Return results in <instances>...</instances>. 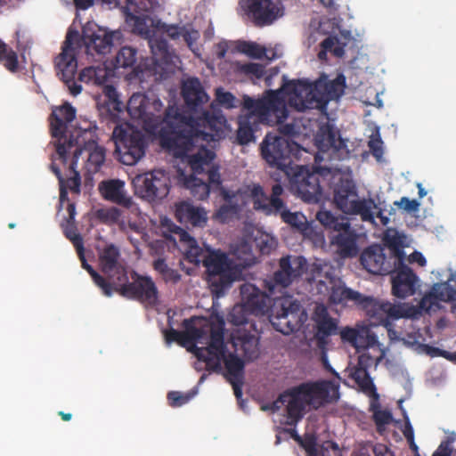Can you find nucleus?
Listing matches in <instances>:
<instances>
[{"instance_id":"nucleus-1","label":"nucleus","mask_w":456,"mask_h":456,"mask_svg":"<svg viewBox=\"0 0 456 456\" xmlns=\"http://www.w3.org/2000/svg\"><path fill=\"white\" fill-rule=\"evenodd\" d=\"M163 103L153 94H134L127 102V111L132 118L141 120L146 126L155 128L162 120ZM171 110L165 111L164 125L159 132L160 146L174 157H183L200 142L209 143L220 137L225 118L205 110L196 119Z\"/></svg>"},{"instance_id":"nucleus-2","label":"nucleus","mask_w":456,"mask_h":456,"mask_svg":"<svg viewBox=\"0 0 456 456\" xmlns=\"http://www.w3.org/2000/svg\"><path fill=\"white\" fill-rule=\"evenodd\" d=\"M112 33L89 23L83 27L81 38L77 30H68L62 51L55 59V68L57 75L69 88L70 94L77 96L82 91V86L75 81L77 61L74 45L82 41L87 53L105 54L112 45Z\"/></svg>"},{"instance_id":"nucleus-3","label":"nucleus","mask_w":456,"mask_h":456,"mask_svg":"<svg viewBox=\"0 0 456 456\" xmlns=\"http://www.w3.org/2000/svg\"><path fill=\"white\" fill-rule=\"evenodd\" d=\"M284 192L281 183L272 186L270 197L267 196L264 188L259 183L244 185L236 191L222 189L221 195L224 200L218 211L217 216L223 221L233 217H239L247 211L249 202L252 201L253 208L264 214L272 212V209H279L281 206L277 196Z\"/></svg>"},{"instance_id":"nucleus-4","label":"nucleus","mask_w":456,"mask_h":456,"mask_svg":"<svg viewBox=\"0 0 456 456\" xmlns=\"http://www.w3.org/2000/svg\"><path fill=\"white\" fill-rule=\"evenodd\" d=\"M345 88L346 77L342 74L333 80L319 79L314 83L297 80L289 81L286 86L290 94L289 104L298 111L322 110L330 101L342 96Z\"/></svg>"},{"instance_id":"nucleus-5","label":"nucleus","mask_w":456,"mask_h":456,"mask_svg":"<svg viewBox=\"0 0 456 456\" xmlns=\"http://www.w3.org/2000/svg\"><path fill=\"white\" fill-rule=\"evenodd\" d=\"M209 343L206 347H195V356L206 363V369L212 371L221 370L222 361L227 371V379H243L244 362L234 354L225 355L224 333L223 322L209 329Z\"/></svg>"},{"instance_id":"nucleus-6","label":"nucleus","mask_w":456,"mask_h":456,"mask_svg":"<svg viewBox=\"0 0 456 456\" xmlns=\"http://www.w3.org/2000/svg\"><path fill=\"white\" fill-rule=\"evenodd\" d=\"M287 85L278 90H265L257 99L244 95L242 109L251 111L263 125L273 126L283 123L289 116L285 94L290 97Z\"/></svg>"},{"instance_id":"nucleus-7","label":"nucleus","mask_w":456,"mask_h":456,"mask_svg":"<svg viewBox=\"0 0 456 456\" xmlns=\"http://www.w3.org/2000/svg\"><path fill=\"white\" fill-rule=\"evenodd\" d=\"M76 118V110L69 103L56 108L49 117L50 130L52 136L55 139L54 146L56 159L67 163V153L73 148L78 147L79 137H82L83 131H76V134H68L67 124Z\"/></svg>"},{"instance_id":"nucleus-8","label":"nucleus","mask_w":456,"mask_h":456,"mask_svg":"<svg viewBox=\"0 0 456 456\" xmlns=\"http://www.w3.org/2000/svg\"><path fill=\"white\" fill-rule=\"evenodd\" d=\"M268 317L275 330L289 335L300 330L307 315L297 299L284 296L274 299Z\"/></svg>"},{"instance_id":"nucleus-9","label":"nucleus","mask_w":456,"mask_h":456,"mask_svg":"<svg viewBox=\"0 0 456 456\" xmlns=\"http://www.w3.org/2000/svg\"><path fill=\"white\" fill-rule=\"evenodd\" d=\"M112 139L116 147L115 152L124 165L133 166L145 155L148 146L147 137L144 133L133 126H116Z\"/></svg>"},{"instance_id":"nucleus-10","label":"nucleus","mask_w":456,"mask_h":456,"mask_svg":"<svg viewBox=\"0 0 456 456\" xmlns=\"http://www.w3.org/2000/svg\"><path fill=\"white\" fill-rule=\"evenodd\" d=\"M333 200L343 213L359 215L362 221H374L372 208H377L375 201L372 199L358 200L357 188L353 180L340 179L335 185Z\"/></svg>"},{"instance_id":"nucleus-11","label":"nucleus","mask_w":456,"mask_h":456,"mask_svg":"<svg viewBox=\"0 0 456 456\" xmlns=\"http://www.w3.org/2000/svg\"><path fill=\"white\" fill-rule=\"evenodd\" d=\"M297 149V143L273 133H268L260 145L263 159L285 175H290L292 157L296 155Z\"/></svg>"},{"instance_id":"nucleus-12","label":"nucleus","mask_w":456,"mask_h":456,"mask_svg":"<svg viewBox=\"0 0 456 456\" xmlns=\"http://www.w3.org/2000/svg\"><path fill=\"white\" fill-rule=\"evenodd\" d=\"M208 281L216 291L229 288L240 274V270L228 255L220 250H207L203 260Z\"/></svg>"},{"instance_id":"nucleus-13","label":"nucleus","mask_w":456,"mask_h":456,"mask_svg":"<svg viewBox=\"0 0 456 456\" xmlns=\"http://www.w3.org/2000/svg\"><path fill=\"white\" fill-rule=\"evenodd\" d=\"M131 281L127 273L126 281H119L114 289L120 296L139 301L146 306H155L159 302V292L151 277L142 275L133 271L130 274Z\"/></svg>"},{"instance_id":"nucleus-14","label":"nucleus","mask_w":456,"mask_h":456,"mask_svg":"<svg viewBox=\"0 0 456 456\" xmlns=\"http://www.w3.org/2000/svg\"><path fill=\"white\" fill-rule=\"evenodd\" d=\"M392 247L389 255H386L384 248L378 244L371 245L364 249L360 256L362 265L370 273L387 275L394 271L397 262L395 257L404 255L398 247L395 238L390 241Z\"/></svg>"},{"instance_id":"nucleus-15","label":"nucleus","mask_w":456,"mask_h":456,"mask_svg":"<svg viewBox=\"0 0 456 456\" xmlns=\"http://www.w3.org/2000/svg\"><path fill=\"white\" fill-rule=\"evenodd\" d=\"M242 14L256 27L273 24L283 15V5L278 0H240Z\"/></svg>"},{"instance_id":"nucleus-16","label":"nucleus","mask_w":456,"mask_h":456,"mask_svg":"<svg viewBox=\"0 0 456 456\" xmlns=\"http://www.w3.org/2000/svg\"><path fill=\"white\" fill-rule=\"evenodd\" d=\"M134 184L136 193L148 201L162 200L170 191L169 176L160 169L135 176Z\"/></svg>"},{"instance_id":"nucleus-17","label":"nucleus","mask_w":456,"mask_h":456,"mask_svg":"<svg viewBox=\"0 0 456 456\" xmlns=\"http://www.w3.org/2000/svg\"><path fill=\"white\" fill-rule=\"evenodd\" d=\"M290 184V189L297 194L304 201L316 202L322 195L319 176L316 173L311 172L306 167H292L290 175H285Z\"/></svg>"},{"instance_id":"nucleus-18","label":"nucleus","mask_w":456,"mask_h":456,"mask_svg":"<svg viewBox=\"0 0 456 456\" xmlns=\"http://www.w3.org/2000/svg\"><path fill=\"white\" fill-rule=\"evenodd\" d=\"M184 328L183 331L176 330L173 328L165 331V338L167 343L177 342L184 346L187 344L191 345L192 351L195 354V343L204 338L208 333L210 334V327L216 325L208 322L205 318L192 316L184 319L182 323Z\"/></svg>"},{"instance_id":"nucleus-19","label":"nucleus","mask_w":456,"mask_h":456,"mask_svg":"<svg viewBox=\"0 0 456 456\" xmlns=\"http://www.w3.org/2000/svg\"><path fill=\"white\" fill-rule=\"evenodd\" d=\"M357 307L363 310L372 319L387 326L389 319L396 320L407 316L404 305H395L388 301H383L373 297L361 295Z\"/></svg>"},{"instance_id":"nucleus-20","label":"nucleus","mask_w":456,"mask_h":456,"mask_svg":"<svg viewBox=\"0 0 456 456\" xmlns=\"http://www.w3.org/2000/svg\"><path fill=\"white\" fill-rule=\"evenodd\" d=\"M306 266V260L301 256H285L279 261V269L273 273L268 282V290L273 293L274 287H289L296 279L302 276Z\"/></svg>"},{"instance_id":"nucleus-21","label":"nucleus","mask_w":456,"mask_h":456,"mask_svg":"<svg viewBox=\"0 0 456 456\" xmlns=\"http://www.w3.org/2000/svg\"><path fill=\"white\" fill-rule=\"evenodd\" d=\"M297 389L303 393L307 404L316 409L339 399L338 385L330 380L302 383Z\"/></svg>"},{"instance_id":"nucleus-22","label":"nucleus","mask_w":456,"mask_h":456,"mask_svg":"<svg viewBox=\"0 0 456 456\" xmlns=\"http://www.w3.org/2000/svg\"><path fill=\"white\" fill-rule=\"evenodd\" d=\"M404 255L395 257L397 262L391 274L392 293L399 298H406L416 293L419 278L416 273L404 264Z\"/></svg>"},{"instance_id":"nucleus-23","label":"nucleus","mask_w":456,"mask_h":456,"mask_svg":"<svg viewBox=\"0 0 456 456\" xmlns=\"http://www.w3.org/2000/svg\"><path fill=\"white\" fill-rule=\"evenodd\" d=\"M374 358L369 353H362L358 356L357 364L353 368L349 377L358 385L360 390L366 395L378 400L379 394L377 388L370 378L369 370L376 367L380 360Z\"/></svg>"},{"instance_id":"nucleus-24","label":"nucleus","mask_w":456,"mask_h":456,"mask_svg":"<svg viewBox=\"0 0 456 456\" xmlns=\"http://www.w3.org/2000/svg\"><path fill=\"white\" fill-rule=\"evenodd\" d=\"M276 409H281L282 406L286 407L287 421L289 426H296L297 423L303 418L305 405L307 404L303 393L297 389V386L288 389L281 393L278 398L273 401Z\"/></svg>"},{"instance_id":"nucleus-25","label":"nucleus","mask_w":456,"mask_h":456,"mask_svg":"<svg viewBox=\"0 0 456 456\" xmlns=\"http://www.w3.org/2000/svg\"><path fill=\"white\" fill-rule=\"evenodd\" d=\"M120 252L114 244L107 245L99 254V263L102 273L111 281L114 287L126 281V268L120 263Z\"/></svg>"},{"instance_id":"nucleus-26","label":"nucleus","mask_w":456,"mask_h":456,"mask_svg":"<svg viewBox=\"0 0 456 456\" xmlns=\"http://www.w3.org/2000/svg\"><path fill=\"white\" fill-rule=\"evenodd\" d=\"M330 244L343 258L353 257L358 254L357 234L350 222L329 235Z\"/></svg>"},{"instance_id":"nucleus-27","label":"nucleus","mask_w":456,"mask_h":456,"mask_svg":"<svg viewBox=\"0 0 456 456\" xmlns=\"http://www.w3.org/2000/svg\"><path fill=\"white\" fill-rule=\"evenodd\" d=\"M94 137L92 125L89 124L88 127L83 129L82 137H79L78 147L84 151H88L87 167L89 170L97 172L105 160V150L98 146Z\"/></svg>"},{"instance_id":"nucleus-28","label":"nucleus","mask_w":456,"mask_h":456,"mask_svg":"<svg viewBox=\"0 0 456 456\" xmlns=\"http://www.w3.org/2000/svg\"><path fill=\"white\" fill-rule=\"evenodd\" d=\"M182 95L188 109L198 112L209 101V96L198 77H190L182 85Z\"/></svg>"},{"instance_id":"nucleus-29","label":"nucleus","mask_w":456,"mask_h":456,"mask_svg":"<svg viewBox=\"0 0 456 456\" xmlns=\"http://www.w3.org/2000/svg\"><path fill=\"white\" fill-rule=\"evenodd\" d=\"M98 190L102 197L126 208L133 206V200L126 194L125 183L119 179L104 180L99 183Z\"/></svg>"},{"instance_id":"nucleus-30","label":"nucleus","mask_w":456,"mask_h":456,"mask_svg":"<svg viewBox=\"0 0 456 456\" xmlns=\"http://www.w3.org/2000/svg\"><path fill=\"white\" fill-rule=\"evenodd\" d=\"M205 142L195 144L181 159L186 158L187 163L192 171V175H202L213 164L216 157L212 150L204 145Z\"/></svg>"},{"instance_id":"nucleus-31","label":"nucleus","mask_w":456,"mask_h":456,"mask_svg":"<svg viewBox=\"0 0 456 456\" xmlns=\"http://www.w3.org/2000/svg\"><path fill=\"white\" fill-rule=\"evenodd\" d=\"M82 154V150L79 147L73 148L71 151L67 153V163L64 164L59 160L63 167H68L66 171V177L61 173V179L66 186V190H69L72 193L79 194L81 187V176L77 170V160Z\"/></svg>"},{"instance_id":"nucleus-32","label":"nucleus","mask_w":456,"mask_h":456,"mask_svg":"<svg viewBox=\"0 0 456 456\" xmlns=\"http://www.w3.org/2000/svg\"><path fill=\"white\" fill-rule=\"evenodd\" d=\"M236 140L240 145H247L256 140V133L260 129L262 122L251 111L238 117Z\"/></svg>"},{"instance_id":"nucleus-33","label":"nucleus","mask_w":456,"mask_h":456,"mask_svg":"<svg viewBox=\"0 0 456 456\" xmlns=\"http://www.w3.org/2000/svg\"><path fill=\"white\" fill-rule=\"evenodd\" d=\"M175 216L181 224L199 227L203 226L208 220L207 213L203 208L195 207L187 201H182L175 205Z\"/></svg>"},{"instance_id":"nucleus-34","label":"nucleus","mask_w":456,"mask_h":456,"mask_svg":"<svg viewBox=\"0 0 456 456\" xmlns=\"http://www.w3.org/2000/svg\"><path fill=\"white\" fill-rule=\"evenodd\" d=\"M241 294L245 298L242 305L248 313L255 315H264L268 311L269 298L255 286H243Z\"/></svg>"},{"instance_id":"nucleus-35","label":"nucleus","mask_w":456,"mask_h":456,"mask_svg":"<svg viewBox=\"0 0 456 456\" xmlns=\"http://www.w3.org/2000/svg\"><path fill=\"white\" fill-rule=\"evenodd\" d=\"M236 352H241L247 360H254L258 356V338L246 330H237L232 337Z\"/></svg>"},{"instance_id":"nucleus-36","label":"nucleus","mask_w":456,"mask_h":456,"mask_svg":"<svg viewBox=\"0 0 456 456\" xmlns=\"http://www.w3.org/2000/svg\"><path fill=\"white\" fill-rule=\"evenodd\" d=\"M299 445L302 446L307 456H320L317 449V437L314 434H305ZM321 456H342L338 445L331 441L324 442L321 446Z\"/></svg>"},{"instance_id":"nucleus-37","label":"nucleus","mask_w":456,"mask_h":456,"mask_svg":"<svg viewBox=\"0 0 456 456\" xmlns=\"http://www.w3.org/2000/svg\"><path fill=\"white\" fill-rule=\"evenodd\" d=\"M317 331L315 338L318 346L323 348L328 343V338L337 333L338 321L331 318L326 309H322L315 320Z\"/></svg>"},{"instance_id":"nucleus-38","label":"nucleus","mask_w":456,"mask_h":456,"mask_svg":"<svg viewBox=\"0 0 456 456\" xmlns=\"http://www.w3.org/2000/svg\"><path fill=\"white\" fill-rule=\"evenodd\" d=\"M281 195L277 196L278 200H280L281 203V206L279 208V209L273 208L272 212L265 213V215H280L284 223L289 224L291 227L301 232H305L308 229V223L305 216L301 213H293L287 209L286 203L281 198Z\"/></svg>"},{"instance_id":"nucleus-39","label":"nucleus","mask_w":456,"mask_h":456,"mask_svg":"<svg viewBox=\"0 0 456 456\" xmlns=\"http://www.w3.org/2000/svg\"><path fill=\"white\" fill-rule=\"evenodd\" d=\"M361 293L341 285H334L330 293V301L334 304H347L352 302L357 306Z\"/></svg>"},{"instance_id":"nucleus-40","label":"nucleus","mask_w":456,"mask_h":456,"mask_svg":"<svg viewBox=\"0 0 456 456\" xmlns=\"http://www.w3.org/2000/svg\"><path fill=\"white\" fill-rule=\"evenodd\" d=\"M198 175H191L183 180V185L191 191V195L198 200H204L208 198L210 192L209 184Z\"/></svg>"},{"instance_id":"nucleus-41","label":"nucleus","mask_w":456,"mask_h":456,"mask_svg":"<svg viewBox=\"0 0 456 456\" xmlns=\"http://www.w3.org/2000/svg\"><path fill=\"white\" fill-rule=\"evenodd\" d=\"M321 50L318 53V58L321 61L327 60V53H331L334 56L341 58L345 54L346 44L342 43L337 36L327 37L320 45Z\"/></svg>"},{"instance_id":"nucleus-42","label":"nucleus","mask_w":456,"mask_h":456,"mask_svg":"<svg viewBox=\"0 0 456 456\" xmlns=\"http://www.w3.org/2000/svg\"><path fill=\"white\" fill-rule=\"evenodd\" d=\"M178 229L180 230V228ZM181 232V240L187 243V249L185 253L186 258L189 262L195 265H199L200 263L203 264L207 251L205 252L203 248L198 245L196 240L191 237L186 232L182 229Z\"/></svg>"},{"instance_id":"nucleus-43","label":"nucleus","mask_w":456,"mask_h":456,"mask_svg":"<svg viewBox=\"0 0 456 456\" xmlns=\"http://www.w3.org/2000/svg\"><path fill=\"white\" fill-rule=\"evenodd\" d=\"M152 268L160 275L166 283L176 284L180 281L182 275L175 269L168 266L166 260L159 257L152 262Z\"/></svg>"},{"instance_id":"nucleus-44","label":"nucleus","mask_w":456,"mask_h":456,"mask_svg":"<svg viewBox=\"0 0 456 456\" xmlns=\"http://www.w3.org/2000/svg\"><path fill=\"white\" fill-rule=\"evenodd\" d=\"M316 219L325 227L330 230V233L348 223V219L343 216H335L329 210H320L316 214Z\"/></svg>"},{"instance_id":"nucleus-45","label":"nucleus","mask_w":456,"mask_h":456,"mask_svg":"<svg viewBox=\"0 0 456 456\" xmlns=\"http://www.w3.org/2000/svg\"><path fill=\"white\" fill-rule=\"evenodd\" d=\"M149 46L156 62L168 63L170 61L171 53L166 39L162 37L150 38Z\"/></svg>"},{"instance_id":"nucleus-46","label":"nucleus","mask_w":456,"mask_h":456,"mask_svg":"<svg viewBox=\"0 0 456 456\" xmlns=\"http://www.w3.org/2000/svg\"><path fill=\"white\" fill-rule=\"evenodd\" d=\"M0 63L10 72H17L19 61L16 52L0 39Z\"/></svg>"},{"instance_id":"nucleus-47","label":"nucleus","mask_w":456,"mask_h":456,"mask_svg":"<svg viewBox=\"0 0 456 456\" xmlns=\"http://www.w3.org/2000/svg\"><path fill=\"white\" fill-rule=\"evenodd\" d=\"M137 49L131 46H123L115 57L116 68H134L137 61Z\"/></svg>"},{"instance_id":"nucleus-48","label":"nucleus","mask_w":456,"mask_h":456,"mask_svg":"<svg viewBox=\"0 0 456 456\" xmlns=\"http://www.w3.org/2000/svg\"><path fill=\"white\" fill-rule=\"evenodd\" d=\"M378 344V338L370 327L364 325L359 327L355 348H369L373 347Z\"/></svg>"},{"instance_id":"nucleus-49","label":"nucleus","mask_w":456,"mask_h":456,"mask_svg":"<svg viewBox=\"0 0 456 456\" xmlns=\"http://www.w3.org/2000/svg\"><path fill=\"white\" fill-rule=\"evenodd\" d=\"M82 260L83 267L90 273L94 282L102 290V293L106 297H110L112 295V287L111 283L107 281V280L100 275L92 265H88L84 258V256L80 257Z\"/></svg>"},{"instance_id":"nucleus-50","label":"nucleus","mask_w":456,"mask_h":456,"mask_svg":"<svg viewBox=\"0 0 456 456\" xmlns=\"http://www.w3.org/2000/svg\"><path fill=\"white\" fill-rule=\"evenodd\" d=\"M64 233L65 236L72 242L79 257H82L84 252V240L82 236L77 232V229L74 222L67 224Z\"/></svg>"},{"instance_id":"nucleus-51","label":"nucleus","mask_w":456,"mask_h":456,"mask_svg":"<svg viewBox=\"0 0 456 456\" xmlns=\"http://www.w3.org/2000/svg\"><path fill=\"white\" fill-rule=\"evenodd\" d=\"M238 50L254 59H262L265 55V48L256 42L242 41L238 45Z\"/></svg>"},{"instance_id":"nucleus-52","label":"nucleus","mask_w":456,"mask_h":456,"mask_svg":"<svg viewBox=\"0 0 456 456\" xmlns=\"http://www.w3.org/2000/svg\"><path fill=\"white\" fill-rule=\"evenodd\" d=\"M431 291L439 302H450L454 299V289L447 283H436Z\"/></svg>"},{"instance_id":"nucleus-53","label":"nucleus","mask_w":456,"mask_h":456,"mask_svg":"<svg viewBox=\"0 0 456 456\" xmlns=\"http://www.w3.org/2000/svg\"><path fill=\"white\" fill-rule=\"evenodd\" d=\"M127 21L132 25V31L137 35H140L145 38H148L151 34L146 20L143 17H140L134 14H128Z\"/></svg>"},{"instance_id":"nucleus-54","label":"nucleus","mask_w":456,"mask_h":456,"mask_svg":"<svg viewBox=\"0 0 456 456\" xmlns=\"http://www.w3.org/2000/svg\"><path fill=\"white\" fill-rule=\"evenodd\" d=\"M121 216V210L116 207L100 208L96 211V217L103 224H116Z\"/></svg>"},{"instance_id":"nucleus-55","label":"nucleus","mask_w":456,"mask_h":456,"mask_svg":"<svg viewBox=\"0 0 456 456\" xmlns=\"http://www.w3.org/2000/svg\"><path fill=\"white\" fill-rule=\"evenodd\" d=\"M196 390H191L188 393H181L178 391L168 392L167 398L171 407H181L187 403L195 395Z\"/></svg>"},{"instance_id":"nucleus-56","label":"nucleus","mask_w":456,"mask_h":456,"mask_svg":"<svg viewBox=\"0 0 456 456\" xmlns=\"http://www.w3.org/2000/svg\"><path fill=\"white\" fill-rule=\"evenodd\" d=\"M238 69L240 73L257 79L262 78L265 73V66L255 62L239 64Z\"/></svg>"},{"instance_id":"nucleus-57","label":"nucleus","mask_w":456,"mask_h":456,"mask_svg":"<svg viewBox=\"0 0 456 456\" xmlns=\"http://www.w3.org/2000/svg\"><path fill=\"white\" fill-rule=\"evenodd\" d=\"M248 312L245 309V306L242 305H237L232 307L227 319L230 323L240 326L248 323Z\"/></svg>"},{"instance_id":"nucleus-58","label":"nucleus","mask_w":456,"mask_h":456,"mask_svg":"<svg viewBox=\"0 0 456 456\" xmlns=\"http://www.w3.org/2000/svg\"><path fill=\"white\" fill-rule=\"evenodd\" d=\"M56 155L53 156V162L50 166V168L52 172L56 175L58 181H59V186H60V207H62V205L67 202L68 204L69 202V199L68 196V190H66V186L63 184L62 180L61 179V168L60 167L55 163L56 161Z\"/></svg>"},{"instance_id":"nucleus-59","label":"nucleus","mask_w":456,"mask_h":456,"mask_svg":"<svg viewBox=\"0 0 456 456\" xmlns=\"http://www.w3.org/2000/svg\"><path fill=\"white\" fill-rule=\"evenodd\" d=\"M216 101L220 105L226 109H232L235 107V96L230 92H224L222 88H218L216 91Z\"/></svg>"},{"instance_id":"nucleus-60","label":"nucleus","mask_w":456,"mask_h":456,"mask_svg":"<svg viewBox=\"0 0 456 456\" xmlns=\"http://www.w3.org/2000/svg\"><path fill=\"white\" fill-rule=\"evenodd\" d=\"M323 140L326 141L323 142V146L327 149H334L338 151L346 147V142L342 139L337 138L336 134L332 131H329L325 134V138Z\"/></svg>"},{"instance_id":"nucleus-61","label":"nucleus","mask_w":456,"mask_h":456,"mask_svg":"<svg viewBox=\"0 0 456 456\" xmlns=\"http://www.w3.org/2000/svg\"><path fill=\"white\" fill-rule=\"evenodd\" d=\"M205 173L207 174V176H208V179L205 180L208 184L209 186L210 185H213V186H220L221 183H222V179H221V175H220V173H219V167L218 166H216L214 164H212L206 171Z\"/></svg>"},{"instance_id":"nucleus-62","label":"nucleus","mask_w":456,"mask_h":456,"mask_svg":"<svg viewBox=\"0 0 456 456\" xmlns=\"http://www.w3.org/2000/svg\"><path fill=\"white\" fill-rule=\"evenodd\" d=\"M395 205L408 213H415L419 208V203L417 200H410L407 197H402L399 201L395 202Z\"/></svg>"},{"instance_id":"nucleus-63","label":"nucleus","mask_w":456,"mask_h":456,"mask_svg":"<svg viewBox=\"0 0 456 456\" xmlns=\"http://www.w3.org/2000/svg\"><path fill=\"white\" fill-rule=\"evenodd\" d=\"M359 327L356 329L346 327L340 331V338L343 342H347L356 347Z\"/></svg>"},{"instance_id":"nucleus-64","label":"nucleus","mask_w":456,"mask_h":456,"mask_svg":"<svg viewBox=\"0 0 456 456\" xmlns=\"http://www.w3.org/2000/svg\"><path fill=\"white\" fill-rule=\"evenodd\" d=\"M16 47L22 53L31 46V40L26 37L24 31L17 30L15 32Z\"/></svg>"}]
</instances>
